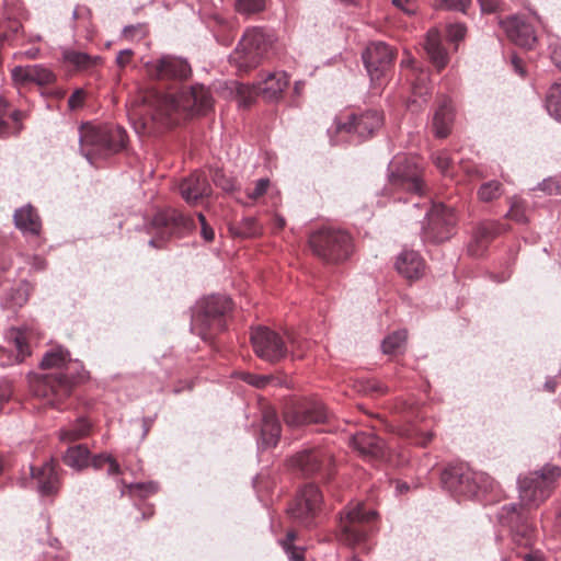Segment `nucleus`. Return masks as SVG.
I'll list each match as a JSON object with an SVG mask.
<instances>
[{
    "label": "nucleus",
    "mask_w": 561,
    "mask_h": 561,
    "mask_svg": "<svg viewBox=\"0 0 561 561\" xmlns=\"http://www.w3.org/2000/svg\"><path fill=\"white\" fill-rule=\"evenodd\" d=\"M85 99V91L83 89H77L68 99V107L71 111H76L83 106Z\"/></svg>",
    "instance_id": "nucleus-54"
},
{
    "label": "nucleus",
    "mask_w": 561,
    "mask_h": 561,
    "mask_svg": "<svg viewBox=\"0 0 561 561\" xmlns=\"http://www.w3.org/2000/svg\"><path fill=\"white\" fill-rule=\"evenodd\" d=\"M517 556L523 558L524 561H545L542 553L538 550H530L526 553L517 552Z\"/></svg>",
    "instance_id": "nucleus-61"
},
{
    "label": "nucleus",
    "mask_w": 561,
    "mask_h": 561,
    "mask_svg": "<svg viewBox=\"0 0 561 561\" xmlns=\"http://www.w3.org/2000/svg\"><path fill=\"white\" fill-rule=\"evenodd\" d=\"M501 225L496 221L480 222L473 233L472 241L468 245V251L473 256H480L488 244L501 233Z\"/></svg>",
    "instance_id": "nucleus-26"
},
{
    "label": "nucleus",
    "mask_w": 561,
    "mask_h": 561,
    "mask_svg": "<svg viewBox=\"0 0 561 561\" xmlns=\"http://www.w3.org/2000/svg\"><path fill=\"white\" fill-rule=\"evenodd\" d=\"M197 218L201 224V234L203 239L207 242L213 241L215 238V231L206 221L205 216L202 213H197Z\"/></svg>",
    "instance_id": "nucleus-56"
},
{
    "label": "nucleus",
    "mask_w": 561,
    "mask_h": 561,
    "mask_svg": "<svg viewBox=\"0 0 561 561\" xmlns=\"http://www.w3.org/2000/svg\"><path fill=\"white\" fill-rule=\"evenodd\" d=\"M545 105L549 115L561 123V80L549 88Z\"/></svg>",
    "instance_id": "nucleus-41"
},
{
    "label": "nucleus",
    "mask_w": 561,
    "mask_h": 561,
    "mask_svg": "<svg viewBox=\"0 0 561 561\" xmlns=\"http://www.w3.org/2000/svg\"><path fill=\"white\" fill-rule=\"evenodd\" d=\"M56 388H34V394L38 398H43L45 400L44 404H49L55 407L53 397L56 394Z\"/></svg>",
    "instance_id": "nucleus-57"
},
{
    "label": "nucleus",
    "mask_w": 561,
    "mask_h": 561,
    "mask_svg": "<svg viewBox=\"0 0 561 561\" xmlns=\"http://www.w3.org/2000/svg\"><path fill=\"white\" fill-rule=\"evenodd\" d=\"M454 117L451 100L443 96L434 113L432 123L433 133L437 138H446L450 134Z\"/></svg>",
    "instance_id": "nucleus-29"
},
{
    "label": "nucleus",
    "mask_w": 561,
    "mask_h": 561,
    "mask_svg": "<svg viewBox=\"0 0 561 561\" xmlns=\"http://www.w3.org/2000/svg\"><path fill=\"white\" fill-rule=\"evenodd\" d=\"M481 7V11L485 13L494 12L499 7L497 0H478Z\"/></svg>",
    "instance_id": "nucleus-64"
},
{
    "label": "nucleus",
    "mask_w": 561,
    "mask_h": 561,
    "mask_svg": "<svg viewBox=\"0 0 561 561\" xmlns=\"http://www.w3.org/2000/svg\"><path fill=\"white\" fill-rule=\"evenodd\" d=\"M195 227L194 219L183 213L167 208L154 215L148 232L152 236L149 244L161 248L163 243L173 236H181Z\"/></svg>",
    "instance_id": "nucleus-10"
},
{
    "label": "nucleus",
    "mask_w": 561,
    "mask_h": 561,
    "mask_svg": "<svg viewBox=\"0 0 561 561\" xmlns=\"http://www.w3.org/2000/svg\"><path fill=\"white\" fill-rule=\"evenodd\" d=\"M353 448L368 461H380L387 456V447L385 442L376 434L368 432L356 433L352 437Z\"/></svg>",
    "instance_id": "nucleus-22"
},
{
    "label": "nucleus",
    "mask_w": 561,
    "mask_h": 561,
    "mask_svg": "<svg viewBox=\"0 0 561 561\" xmlns=\"http://www.w3.org/2000/svg\"><path fill=\"white\" fill-rule=\"evenodd\" d=\"M288 426L296 427L311 423H323L329 417L327 407L319 400H304L288 403L283 411Z\"/></svg>",
    "instance_id": "nucleus-15"
},
{
    "label": "nucleus",
    "mask_w": 561,
    "mask_h": 561,
    "mask_svg": "<svg viewBox=\"0 0 561 561\" xmlns=\"http://www.w3.org/2000/svg\"><path fill=\"white\" fill-rule=\"evenodd\" d=\"M92 424L87 419H79L73 424L60 431V440L72 443L90 435Z\"/></svg>",
    "instance_id": "nucleus-38"
},
{
    "label": "nucleus",
    "mask_w": 561,
    "mask_h": 561,
    "mask_svg": "<svg viewBox=\"0 0 561 561\" xmlns=\"http://www.w3.org/2000/svg\"><path fill=\"white\" fill-rule=\"evenodd\" d=\"M89 449L83 445H75L68 448L64 456V462L77 470H80L89 465Z\"/></svg>",
    "instance_id": "nucleus-40"
},
{
    "label": "nucleus",
    "mask_w": 561,
    "mask_h": 561,
    "mask_svg": "<svg viewBox=\"0 0 561 561\" xmlns=\"http://www.w3.org/2000/svg\"><path fill=\"white\" fill-rule=\"evenodd\" d=\"M231 382H244L248 386H265L272 383V386H287L285 381H280L272 374L255 375L245 371H237L231 375Z\"/></svg>",
    "instance_id": "nucleus-37"
},
{
    "label": "nucleus",
    "mask_w": 561,
    "mask_h": 561,
    "mask_svg": "<svg viewBox=\"0 0 561 561\" xmlns=\"http://www.w3.org/2000/svg\"><path fill=\"white\" fill-rule=\"evenodd\" d=\"M505 216L518 224H526L527 217L525 214L524 202L517 198L513 199L511 202V207Z\"/></svg>",
    "instance_id": "nucleus-49"
},
{
    "label": "nucleus",
    "mask_w": 561,
    "mask_h": 561,
    "mask_svg": "<svg viewBox=\"0 0 561 561\" xmlns=\"http://www.w3.org/2000/svg\"><path fill=\"white\" fill-rule=\"evenodd\" d=\"M432 161L443 175L453 176V159L447 150H438L436 152H433Z\"/></svg>",
    "instance_id": "nucleus-45"
},
{
    "label": "nucleus",
    "mask_w": 561,
    "mask_h": 561,
    "mask_svg": "<svg viewBox=\"0 0 561 561\" xmlns=\"http://www.w3.org/2000/svg\"><path fill=\"white\" fill-rule=\"evenodd\" d=\"M261 434L266 446H275L277 444L280 436V424L274 411H264Z\"/></svg>",
    "instance_id": "nucleus-36"
},
{
    "label": "nucleus",
    "mask_w": 561,
    "mask_h": 561,
    "mask_svg": "<svg viewBox=\"0 0 561 561\" xmlns=\"http://www.w3.org/2000/svg\"><path fill=\"white\" fill-rule=\"evenodd\" d=\"M500 518L511 527L513 542L518 547L529 548L535 540V528L526 520L522 508L516 504L502 507Z\"/></svg>",
    "instance_id": "nucleus-19"
},
{
    "label": "nucleus",
    "mask_w": 561,
    "mask_h": 561,
    "mask_svg": "<svg viewBox=\"0 0 561 561\" xmlns=\"http://www.w3.org/2000/svg\"><path fill=\"white\" fill-rule=\"evenodd\" d=\"M503 193V186L499 181H489L478 188V197L481 202L490 203L497 199Z\"/></svg>",
    "instance_id": "nucleus-44"
},
{
    "label": "nucleus",
    "mask_w": 561,
    "mask_h": 561,
    "mask_svg": "<svg viewBox=\"0 0 561 561\" xmlns=\"http://www.w3.org/2000/svg\"><path fill=\"white\" fill-rule=\"evenodd\" d=\"M289 84V78L285 71L267 73L259 82V91L270 101L278 100Z\"/></svg>",
    "instance_id": "nucleus-30"
},
{
    "label": "nucleus",
    "mask_w": 561,
    "mask_h": 561,
    "mask_svg": "<svg viewBox=\"0 0 561 561\" xmlns=\"http://www.w3.org/2000/svg\"><path fill=\"white\" fill-rule=\"evenodd\" d=\"M131 55H133V51L130 49L119 50L116 56V64L119 67H125L130 61Z\"/></svg>",
    "instance_id": "nucleus-62"
},
{
    "label": "nucleus",
    "mask_w": 561,
    "mask_h": 561,
    "mask_svg": "<svg viewBox=\"0 0 561 561\" xmlns=\"http://www.w3.org/2000/svg\"><path fill=\"white\" fill-rule=\"evenodd\" d=\"M5 340L8 345L0 346L1 365L20 363L30 355V346L23 330L10 329L5 334Z\"/></svg>",
    "instance_id": "nucleus-21"
},
{
    "label": "nucleus",
    "mask_w": 561,
    "mask_h": 561,
    "mask_svg": "<svg viewBox=\"0 0 561 561\" xmlns=\"http://www.w3.org/2000/svg\"><path fill=\"white\" fill-rule=\"evenodd\" d=\"M466 35V26L461 23L450 24L447 27V37L450 42L457 43Z\"/></svg>",
    "instance_id": "nucleus-53"
},
{
    "label": "nucleus",
    "mask_w": 561,
    "mask_h": 561,
    "mask_svg": "<svg viewBox=\"0 0 561 561\" xmlns=\"http://www.w3.org/2000/svg\"><path fill=\"white\" fill-rule=\"evenodd\" d=\"M424 48L437 69L440 70L447 65V53L442 45L440 35L436 30H431L427 32Z\"/></svg>",
    "instance_id": "nucleus-33"
},
{
    "label": "nucleus",
    "mask_w": 561,
    "mask_h": 561,
    "mask_svg": "<svg viewBox=\"0 0 561 561\" xmlns=\"http://www.w3.org/2000/svg\"><path fill=\"white\" fill-rule=\"evenodd\" d=\"M362 58L373 82L379 81L390 70L394 59L393 49L383 42H371Z\"/></svg>",
    "instance_id": "nucleus-17"
},
{
    "label": "nucleus",
    "mask_w": 561,
    "mask_h": 561,
    "mask_svg": "<svg viewBox=\"0 0 561 561\" xmlns=\"http://www.w3.org/2000/svg\"><path fill=\"white\" fill-rule=\"evenodd\" d=\"M309 243L312 252L328 263L344 261L353 251L351 236L345 231L331 228L320 229L312 233Z\"/></svg>",
    "instance_id": "nucleus-8"
},
{
    "label": "nucleus",
    "mask_w": 561,
    "mask_h": 561,
    "mask_svg": "<svg viewBox=\"0 0 561 561\" xmlns=\"http://www.w3.org/2000/svg\"><path fill=\"white\" fill-rule=\"evenodd\" d=\"M39 367L43 370L57 369L58 386H77L88 381L89 374L78 360H71L70 353L64 346H53L43 355Z\"/></svg>",
    "instance_id": "nucleus-9"
},
{
    "label": "nucleus",
    "mask_w": 561,
    "mask_h": 561,
    "mask_svg": "<svg viewBox=\"0 0 561 561\" xmlns=\"http://www.w3.org/2000/svg\"><path fill=\"white\" fill-rule=\"evenodd\" d=\"M457 216L454 209L444 204H433L426 211L421 236L424 242L442 243L455 232Z\"/></svg>",
    "instance_id": "nucleus-12"
},
{
    "label": "nucleus",
    "mask_w": 561,
    "mask_h": 561,
    "mask_svg": "<svg viewBox=\"0 0 561 561\" xmlns=\"http://www.w3.org/2000/svg\"><path fill=\"white\" fill-rule=\"evenodd\" d=\"M382 122V115L378 111L367 110L350 114L344 123L337 124V130L355 134L360 139H367L381 127Z\"/></svg>",
    "instance_id": "nucleus-20"
},
{
    "label": "nucleus",
    "mask_w": 561,
    "mask_h": 561,
    "mask_svg": "<svg viewBox=\"0 0 561 561\" xmlns=\"http://www.w3.org/2000/svg\"><path fill=\"white\" fill-rule=\"evenodd\" d=\"M531 192H542L546 196H554L561 194V184L553 178L545 179L540 182L537 187L533 188Z\"/></svg>",
    "instance_id": "nucleus-48"
},
{
    "label": "nucleus",
    "mask_w": 561,
    "mask_h": 561,
    "mask_svg": "<svg viewBox=\"0 0 561 561\" xmlns=\"http://www.w3.org/2000/svg\"><path fill=\"white\" fill-rule=\"evenodd\" d=\"M440 480L449 492L467 497L492 493L497 488V483L491 476L473 471L465 463L447 467L442 472Z\"/></svg>",
    "instance_id": "nucleus-3"
},
{
    "label": "nucleus",
    "mask_w": 561,
    "mask_h": 561,
    "mask_svg": "<svg viewBox=\"0 0 561 561\" xmlns=\"http://www.w3.org/2000/svg\"><path fill=\"white\" fill-rule=\"evenodd\" d=\"M11 76L16 84L25 85L35 83L47 85L55 81L54 72L43 65L16 66L12 69Z\"/></svg>",
    "instance_id": "nucleus-24"
},
{
    "label": "nucleus",
    "mask_w": 561,
    "mask_h": 561,
    "mask_svg": "<svg viewBox=\"0 0 561 561\" xmlns=\"http://www.w3.org/2000/svg\"><path fill=\"white\" fill-rule=\"evenodd\" d=\"M322 494L312 483L306 484L287 510L289 517L304 527H310L320 510Z\"/></svg>",
    "instance_id": "nucleus-14"
},
{
    "label": "nucleus",
    "mask_w": 561,
    "mask_h": 561,
    "mask_svg": "<svg viewBox=\"0 0 561 561\" xmlns=\"http://www.w3.org/2000/svg\"><path fill=\"white\" fill-rule=\"evenodd\" d=\"M79 144L82 154L92 163L94 157H107L123 150L127 134L121 126L84 124L79 130Z\"/></svg>",
    "instance_id": "nucleus-2"
},
{
    "label": "nucleus",
    "mask_w": 561,
    "mask_h": 561,
    "mask_svg": "<svg viewBox=\"0 0 561 561\" xmlns=\"http://www.w3.org/2000/svg\"><path fill=\"white\" fill-rule=\"evenodd\" d=\"M289 468L301 476L321 474L329 479L334 473L333 455L327 448H309L297 453L288 460Z\"/></svg>",
    "instance_id": "nucleus-13"
},
{
    "label": "nucleus",
    "mask_w": 561,
    "mask_h": 561,
    "mask_svg": "<svg viewBox=\"0 0 561 561\" xmlns=\"http://www.w3.org/2000/svg\"><path fill=\"white\" fill-rule=\"evenodd\" d=\"M8 106V102L0 98V137L18 135L23 127L21 121L24 117V113L21 111L15 110L10 114V119L12 121L13 125H10V123L4 119Z\"/></svg>",
    "instance_id": "nucleus-34"
},
{
    "label": "nucleus",
    "mask_w": 561,
    "mask_h": 561,
    "mask_svg": "<svg viewBox=\"0 0 561 561\" xmlns=\"http://www.w3.org/2000/svg\"><path fill=\"white\" fill-rule=\"evenodd\" d=\"M61 56L66 66L77 71L90 72L101 64L100 56H92L73 48L64 49Z\"/></svg>",
    "instance_id": "nucleus-32"
},
{
    "label": "nucleus",
    "mask_w": 561,
    "mask_h": 561,
    "mask_svg": "<svg viewBox=\"0 0 561 561\" xmlns=\"http://www.w3.org/2000/svg\"><path fill=\"white\" fill-rule=\"evenodd\" d=\"M273 35L261 27L248 28L230 55V62L239 71L247 72L257 67L273 45Z\"/></svg>",
    "instance_id": "nucleus-6"
},
{
    "label": "nucleus",
    "mask_w": 561,
    "mask_h": 561,
    "mask_svg": "<svg viewBox=\"0 0 561 561\" xmlns=\"http://www.w3.org/2000/svg\"><path fill=\"white\" fill-rule=\"evenodd\" d=\"M424 261L420 254L412 250L403 251L396 261L399 274L408 279H417L424 272Z\"/></svg>",
    "instance_id": "nucleus-31"
},
{
    "label": "nucleus",
    "mask_w": 561,
    "mask_h": 561,
    "mask_svg": "<svg viewBox=\"0 0 561 561\" xmlns=\"http://www.w3.org/2000/svg\"><path fill=\"white\" fill-rule=\"evenodd\" d=\"M415 158L405 154L396 156L388 164V190H402L422 196L424 184Z\"/></svg>",
    "instance_id": "nucleus-11"
},
{
    "label": "nucleus",
    "mask_w": 561,
    "mask_h": 561,
    "mask_svg": "<svg viewBox=\"0 0 561 561\" xmlns=\"http://www.w3.org/2000/svg\"><path fill=\"white\" fill-rule=\"evenodd\" d=\"M211 106L210 92L196 84L176 95L151 94L144 104H131L128 117L137 133H150L153 125L170 128L187 117L206 113Z\"/></svg>",
    "instance_id": "nucleus-1"
},
{
    "label": "nucleus",
    "mask_w": 561,
    "mask_h": 561,
    "mask_svg": "<svg viewBox=\"0 0 561 561\" xmlns=\"http://www.w3.org/2000/svg\"><path fill=\"white\" fill-rule=\"evenodd\" d=\"M471 0H436V5L442 9L466 12Z\"/></svg>",
    "instance_id": "nucleus-52"
},
{
    "label": "nucleus",
    "mask_w": 561,
    "mask_h": 561,
    "mask_svg": "<svg viewBox=\"0 0 561 561\" xmlns=\"http://www.w3.org/2000/svg\"><path fill=\"white\" fill-rule=\"evenodd\" d=\"M214 182L217 186H220L224 191H232L233 182L230 179H226L220 172H216L214 175Z\"/></svg>",
    "instance_id": "nucleus-59"
},
{
    "label": "nucleus",
    "mask_w": 561,
    "mask_h": 561,
    "mask_svg": "<svg viewBox=\"0 0 561 561\" xmlns=\"http://www.w3.org/2000/svg\"><path fill=\"white\" fill-rule=\"evenodd\" d=\"M130 491L137 492L140 496H148L150 494H154L158 490L156 483H136L129 486Z\"/></svg>",
    "instance_id": "nucleus-55"
},
{
    "label": "nucleus",
    "mask_w": 561,
    "mask_h": 561,
    "mask_svg": "<svg viewBox=\"0 0 561 561\" xmlns=\"http://www.w3.org/2000/svg\"><path fill=\"white\" fill-rule=\"evenodd\" d=\"M408 331L400 329L386 335L381 342V351L389 356H398L405 352Z\"/></svg>",
    "instance_id": "nucleus-35"
},
{
    "label": "nucleus",
    "mask_w": 561,
    "mask_h": 561,
    "mask_svg": "<svg viewBox=\"0 0 561 561\" xmlns=\"http://www.w3.org/2000/svg\"><path fill=\"white\" fill-rule=\"evenodd\" d=\"M561 476L557 466L543 467L540 471L530 472L519 478V499L523 507L537 508L551 494L556 481Z\"/></svg>",
    "instance_id": "nucleus-7"
},
{
    "label": "nucleus",
    "mask_w": 561,
    "mask_h": 561,
    "mask_svg": "<svg viewBox=\"0 0 561 561\" xmlns=\"http://www.w3.org/2000/svg\"><path fill=\"white\" fill-rule=\"evenodd\" d=\"M550 58L554 66L561 69V45L550 46Z\"/></svg>",
    "instance_id": "nucleus-63"
},
{
    "label": "nucleus",
    "mask_w": 561,
    "mask_h": 561,
    "mask_svg": "<svg viewBox=\"0 0 561 561\" xmlns=\"http://www.w3.org/2000/svg\"><path fill=\"white\" fill-rule=\"evenodd\" d=\"M229 231L240 238H253L262 232V227L254 217H244L229 226Z\"/></svg>",
    "instance_id": "nucleus-39"
},
{
    "label": "nucleus",
    "mask_w": 561,
    "mask_h": 561,
    "mask_svg": "<svg viewBox=\"0 0 561 561\" xmlns=\"http://www.w3.org/2000/svg\"><path fill=\"white\" fill-rule=\"evenodd\" d=\"M27 298H28V294H27L26 285H21L14 289V293L12 295L14 305L21 307L27 301Z\"/></svg>",
    "instance_id": "nucleus-58"
},
{
    "label": "nucleus",
    "mask_w": 561,
    "mask_h": 561,
    "mask_svg": "<svg viewBox=\"0 0 561 561\" xmlns=\"http://www.w3.org/2000/svg\"><path fill=\"white\" fill-rule=\"evenodd\" d=\"M147 73L161 81L185 80L190 77L192 69L186 59L175 56H162L145 65Z\"/></svg>",
    "instance_id": "nucleus-18"
},
{
    "label": "nucleus",
    "mask_w": 561,
    "mask_h": 561,
    "mask_svg": "<svg viewBox=\"0 0 561 561\" xmlns=\"http://www.w3.org/2000/svg\"><path fill=\"white\" fill-rule=\"evenodd\" d=\"M13 221L16 229L24 236L38 237L42 231V220L37 210L26 204L14 211Z\"/></svg>",
    "instance_id": "nucleus-28"
},
{
    "label": "nucleus",
    "mask_w": 561,
    "mask_h": 561,
    "mask_svg": "<svg viewBox=\"0 0 561 561\" xmlns=\"http://www.w3.org/2000/svg\"><path fill=\"white\" fill-rule=\"evenodd\" d=\"M251 342L255 354L268 362H277L288 353L282 336L265 327H259L252 331Z\"/></svg>",
    "instance_id": "nucleus-16"
},
{
    "label": "nucleus",
    "mask_w": 561,
    "mask_h": 561,
    "mask_svg": "<svg viewBox=\"0 0 561 561\" xmlns=\"http://www.w3.org/2000/svg\"><path fill=\"white\" fill-rule=\"evenodd\" d=\"M296 539L295 531H288L286 539L282 541V546L286 553L288 554L290 561H305L304 549H300L293 545Z\"/></svg>",
    "instance_id": "nucleus-46"
},
{
    "label": "nucleus",
    "mask_w": 561,
    "mask_h": 561,
    "mask_svg": "<svg viewBox=\"0 0 561 561\" xmlns=\"http://www.w3.org/2000/svg\"><path fill=\"white\" fill-rule=\"evenodd\" d=\"M232 304L225 295H211L201 300L192 316L191 330L203 340H208L214 334L226 328L227 314Z\"/></svg>",
    "instance_id": "nucleus-4"
},
{
    "label": "nucleus",
    "mask_w": 561,
    "mask_h": 561,
    "mask_svg": "<svg viewBox=\"0 0 561 561\" xmlns=\"http://www.w3.org/2000/svg\"><path fill=\"white\" fill-rule=\"evenodd\" d=\"M378 514L365 503L350 504L339 523V540L350 547L359 546L377 529Z\"/></svg>",
    "instance_id": "nucleus-5"
},
{
    "label": "nucleus",
    "mask_w": 561,
    "mask_h": 561,
    "mask_svg": "<svg viewBox=\"0 0 561 561\" xmlns=\"http://www.w3.org/2000/svg\"><path fill=\"white\" fill-rule=\"evenodd\" d=\"M507 37L520 47L531 48L537 41L535 30L524 18L513 15L502 21Z\"/></svg>",
    "instance_id": "nucleus-23"
},
{
    "label": "nucleus",
    "mask_w": 561,
    "mask_h": 561,
    "mask_svg": "<svg viewBox=\"0 0 561 561\" xmlns=\"http://www.w3.org/2000/svg\"><path fill=\"white\" fill-rule=\"evenodd\" d=\"M270 180L266 179V178H263V179H259L256 182H255V186L253 190H249L247 192V197L251 201H256L259 199L260 197H262L268 190L270 187Z\"/></svg>",
    "instance_id": "nucleus-51"
},
{
    "label": "nucleus",
    "mask_w": 561,
    "mask_h": 561,
    "mask_svg": "<svg viewBox=\"0 0 561 561\" xmlns=\"http://www.w3.org/2000/svg\"><path fill=\"white\" fill-rule=\"evenodd\" d=\"M91 465L95 469H101V468H103L104 465H108V468H107L108 474L113 476V474L121 473L119 465L117 463V461L115 459H113L110 456H104V455L95 456L92 458Z\"/></svg>",
    "instance_id": "nucleus-50"
},
{
    "label": "nucleus",
    "mask_w": 561,
    "mask_h": 561,
    "mask_svg": "<svg viewBox=\"0 0 561 561\" xmlns=\"http://www.w3.org/2000/svg\"><path fill=\"white\" fill-rule=\"evenodd\" d=\"M392 3L409 15L415 13V5L412 0H392Z\"/></svg>",
    "instance_id": "nucleus-60"
},
{
    "label": "nucleus",
    "mask_w": 561,
    "mask_h": 561,
    "mask_svg": "<svg viewBox=\"0 0 561 561\" xmlns=\"http://www.w3.org/2000/svg\"><path fill=\"white\" fill-rule=\"evenodd\" d=\"M179 191L186 203L193 204L209 196L211 187L206 174L201 171H195L181 181Z\"/></svg>",
    "instance_id": "nucleus-25"
},
{
    "label": "nucleus",
    "mask_w": 561,
    "mask_h": 561,
    "mask_svg": "<svg viewBox=\"0 0 561 561\" xmlns=\"http://www.w3.org/2000/svg\"><path fill=\"white\" fill-rule=\"evenodd\" d=\"M431 92V83L428 73L426 71H420L417 75H415V78L412 81V95H413V103H417V99H421V102L419 106H421L422 103L426 102V96Z\"/></svg>",
    "instance_id": "nucleus-42"
},
{
    "label": "nucleus",
    "mask_w": 561,
    "mask_h": 561,
    "mask_svg": "<svg viewBox=\"0 0 561 561\" xmlns=\"http://www.w3.org/2000/svg\"><path fill=\"white\" fill-rule=\"evenodd\" d=\"M31 471L33 479L37 482V489L43 495L55 494L59 490V477L53 460L41 467H32Z\"/></svg>",
    "instance_id": "nucleus-27"
},
{
    "label": "nucleus",
    "mask_w": 561,
    "mask_h": 561,
    "mask_svg": "<svg viewBox=\"0 0 561 561\" xmlns=\"http://www.w3.org/2000/svg\"><path fill=\"white\" fill-rule=\"evenodd\" d=\"M401 435L409 439L410 443L421 447L427 446L434 437V434L431 431H426L416 426L404 428L401 432Z\"/></svg>",
    "instance_id": "nucleus-43"
},
{
    "label": "nucleus",
    "mask_w": 561,
    "mask_h": 561,
    "mask_svg": "<svg viewBox=\"0 0 561 561\" xmlns=\"http://www.w3.org/2000/svg\"><path fill=\"white\" fill-rule=\"evenodd\" d=\"M265 8V0H236V9L242 14H253Z\"/></svg>",
    "instance_id": "nucleus-47"
}]
</instances>
